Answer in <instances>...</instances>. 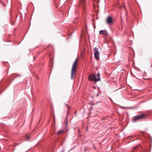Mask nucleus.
I'll return each instance as SVG.
<instances>
[{"label": "nucleus", "instance_id": "13", "mask_svg": "<svg viewBox=\"0 0 152 152\" xmlns=\"http://www.w3.org/2000/svg\"><path fill=\"white\" fill-rule=\"evenodd\" d=\"M137 146L136 147H133V151H134L135 150H136L137 148Z\"/></svg>", "mask_w": 152, "mask_h": 152}, {"label": "nucleus", "instance_id": "6", "mask_svg": "<svg viewBox=\"0 0 152 152\" xmlns=\"http://www.w3.org/2000/svg\"><path fill=\"white\" fill-rule=\"evenodd\" d=\"M107 22L108 24H111L113 22V18L112 17L108 16L107 20Z\"/></svg>", "mask_w": 152, "mask_h": 152}, {"label": "nucleus", "instance_id": "10", "mask_svg": "<svg viewBox=\"0 0 152 152\" xmlns=\"http://www.w3.org/2000/svg\"><path fill=\"white\" fill-rule=\"evenodd\" d=\"M104 30H101L99 31V34H104Z\"/></svg>", "mask_w": 152, "mask_h": 152}, {"label": "nucleus", "instance_id": "16", "mask_svg": "<svg viewBox=\"0 0 152 152\" xmlns=\"http://www.w3.org/2000/svg\"><path fill=\"white\" fill-rule=\"evenodd\" d=\"M66 106H67V108H69V109H70V107H69V106H68V105H67V104H66Z\"/></svg>", "mask_w": 152, "mask_h": 152}, {"label": "nucleus", "instance_id": "15", "mask_svg": "<svg viewBox=\"0 0 152 152\" xmlns=\"http://www.w3.org/2000/svg\"><path fill=\"white\" fill-rule=\"evenodd\" d=\"M72 0H69V2L70 3H71L72 2Z\"/></svg>", "mask_w": 152, "mask_h": 152}, {"label": "nucleus", "instance_id": "17", "mask_svg": "<svg viewBox=\"0 0 152 152\" xmlns=\"http://www.w3.org/2000/svg\"><path fill=\"white\" fill-rule=\"evenodd\" d=\"M98 95H99V94H98H98L96 95V97H97L98 96Z\"/></svg>", "mask_w": 152, "mask_h": 152}, {"label": "nucleus", "instance_id": "2", "mask_svg": "<svg viewBox=\"0 0 152 152\" xmlns=\"http://www.w3.org/2000/svg\"><path fill=\"white\" fill-rule=\"evenodd\" d=\"M145 115L144 114L137 115L133 118L132 119V122H134L138 120L144 118H145Z\"/></svg>", "mask_w": 152, "mask_h": 152}, {"label": "nucleus", "instance_id": "5", "mask_svg": "<svg viewBox=\"0 0 152 152\" xmlns=\"http://www.w3.org/2000/svg\"><path fill=\"white\" fill-rule=\"evenodd\" d=\"M96 75L95 74H92L88 76V80L90 81H92L96 78Z\"/></svg>", "mask_w": 152, "mask_h": 152}, {"label": "nucleus", "instance_id": "20", "mask_svg": "<svg viewBox=\"0 0 152 152\" xmlns=\"http://www.w3.org/2000/svg\"><path fill=\"white\" fill-rule=\"evenodd\" d=\"M110 100H111V101H112L111 99V98H110Z\"/></svg>", "mask_w": 152, "mask_h": 152}, {"label": "nucleus", "instance_id": "11", "mask_svg": "<svg viewBox=\"0 0 152 152\" xmlns=\"http://www.w3.org/2000/svg\"><path fill=\"white\" fill-rule=\"evenodd\" d=\"M30 136L26 135V140L28 141V140L30 139Z\"/></svg>", "mask_w": 152, "mask_h": 152}, {"label": "nucleus", "instance_id": "8", "mask_svg": "<svg viewBox=\"0 0 152 152\" xmlns=\"http://www.w3.org/2000/svg\"><path fill=\"white\" fill-rule=\"evenodd\" d=\"M64 130H62V129L60 130L57 132V134L58 135H59L60 134L64 132Z\"/></svg>", "mask_w": 152, "mask_h": 152}, {"label": "nucleus", "instance_id": "19", "mask_svg": "<svg viewBox=\"0 0 152 152\" xmlns=\"http://www.w3.org/2000/svg\"><path fill=\"white\" fill-rule=\"evenodd\" d=\"M69 112V111H67V114H68V113Z\"/></svg>", "mask_w": 152, "mask_h": 152}, {"label": "nucleus", "instance_id": "7", "mask_svg": "<svg viewBox=\"0 0 152 152\" xmlns=\"http://www.w3.org/2000/svg\"><path fill=\"white\" fill-rule=\"evenodd\" d=\"M97 76L98 77V78H96L95 79V80H94V82L95 83L97 82V81H99L100 80V74L99 73H97Z\"/></svg>", "mask_w": 152, "mask_h": 152}, {"label": "nucleus", "instance_id": "1", "mask_svg": "<svg viewBox=\"0 0 152 152\" xmlns=\"http://www.w3.org/2000/svg\"><path fill=\"white\" fill-rule=\"evenodd\" d=\"M77 59H76L74 61L72 67V70L71 71V79L73 80V76L74 74V72H75L77 67V65L76 64Z\"/></svg>", "mask_w": 152, "mask_h": 152}, {"label": "nucleus", "instance_id": "14", "mask_svg": "<svg viewBox=\"0 0 152 152\" xmlns=\"http://www.w3.org/2000/svg\"><path fill=\"white\" fill-rule=\"evenodd\" d=\"M78 20H76L74 21H73V23H76L77 22Z\"/></svg>", "mask_w": 152, "mask_h": 152}, {"label": "nucleus", "instance_id": "12", "mask_svg": "<svg viewBox=\"0 0 152 152\" xmlns=\"http://www.w3.org/2000/svg\"><path fill=\"white\" fill-rule=\"evenodd\" d=\"M65 123H66V126L68 124V120L67 118V117L66 118V120H65Z\"/></svg>", "mask_w": 152, "mask_h": 152}, {"label": "nucleus", "instance_id": "3", "mask_svg": "<svg viewBox=\"0 0 152 152\" xmlns=\"http://www.w3.org/2000/svg\"><path fill=\"white\" fill-rule=\"evenodd\" d=\"M78 6L85 10V4L86 3V0H78Z\"/></svg>", "mask_w": 152, "mask_h": 152}, {"label": "nucleus", "instance_id": "9", "mask_svg": "<svg viewBox=\"0 0 152 152\" xmlns=\"http://www.w3.org/2000/svg\"><path fill=\"white\" fill-rule=\"evenodd\" d=\"M108 34L107 31L106 30H104L103 35L104 36H107Z\"/></svg>", "mask_w": 152, "mask_h": 152}, {"label": "nucleus", "instance_id": "4", "mask_svg": "<svg viewBox=\"0 0 152 152\" xmlns=\"http://www.w3.org/2000/svg\"><path fill=\"white\" fill-rule=\"evenodd\" d=\"M94 56L95 58L96 59H98L99 58L98 48L97 47H95L94 48Z\"/></svg>", "mask_w": 152, "mask_h": 152}, {"label": "nucleus", "instance_id": "18", "mask_svg": "<svg viewBox=\"0 0 152 152\" xmlns=\"http://www.w3.org/2000/svg\"><path fill=\"white\" fill-rule=\"evenodd\" d=\"M129 109H132V107H129Z\"/></svg>", "mask_w": 152, "mask_h": 152}]
</instances>
